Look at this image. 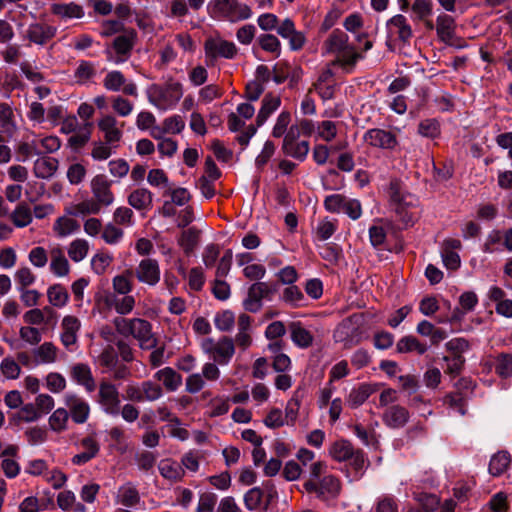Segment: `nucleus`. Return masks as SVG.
I'll use <instances>...</instances> for the list:
<instances>
[{
    "mask_svg": "<svg viewBox=\"0 0 512 512\" xmlns=\"http://www.w3.org/2000/svg\"><path fill=\"white\" fill-rule=\"evenodd\" d=\"M136 39L135 30L131 29L123 35L117 36L112 44V48L115 52L113 55L111 51H107L108 60L120 64L128 60L131 55V51L134 47Z\"/></svg>",
    "mask_w": 512,
    "mask_h": 512,
    "instance_id": "obj_9",
    "label": "nucleus"
},
{
    "mask_svg": "<svg viewBox=\"0 0 512 512\" xmlns=\"http://www.w3.org/2000/svg\"><path fill=\"white\" fill-rule=\"evenodd\" d=\"M124 236V231L117 227L115 223H108L102 231L103 240L110 245L117 244Z\"/></svg>",
    "mask_w": 512,
    "mask_h": 512,
    "instance_id": "obj_60",
    "label": "nucleus"
},
{
    "mask_svg": "<svg viewBox=\"0 0 512 512\" xmlns=\"http://www.w3.org/2000/svg\"><path fill=\"white\" fill-rule=\"evenodd\" d=\"M290 122L291 113L286 110L282 111L276 119V123L272 129V136L275 138L282 137L286 133Z\"/></svg>",
    "mask_w": 512,
    "mask_h": 512,
    "instance_id": "obj_64",
    "label": "nucleus"
},
{
    "mask_svg": "<svg viewBox=\"0 0 512 512\" xmlns=\"http://www.w3.org/2000/svg\"><path fill=\"white\" fill-rule=\"evenodd\" d=\"M362 58V54L358 53L355 47L349 44L347 49H343V51L337 54V58L331 62V65H340L347 72H351L357 61Z\"/></svg>",
    "mask_w": 512,
    "mask_h": 512,
    "instance_id": "obj_33",
    "label": "nucleus"
},
{
    "mask_svg": "<svg viewBox=\"0 0 512 512\" xmlns=\"http://www.w3.org/2000/svg\"><path fill=\"white\" fill-rule=\"evenodd\" d=\"M132 277H134L132 269H126L122 274L116 275L112 279L114 292L120 295H128L133 289Z\"/></svg>",
    "mask_w": 512,
    "mask_h": 512,
    "instance_id": "obj_42",
    "label": "nucleus"
},
{
    "mask_svg": "<svg viewBox=\"0 0 512 512\" xmlns=\"http://www.w3.org/2000/svg\"><path fill=\"white\" fill-rule=\"evenodd\" d=\"M67 405L70 408L71 417L75 423L82 424L86 422L90 411L87 402L77 397L76 395H68Z\"/></svg>",
    "mask_w": 512,
    "mask_h": 512,
    "instance_id": "obj_27",
    "label": "nucleus"
},
{
    "mask_svg": "<svg viewBox=\"0 0 512 512\" xmlns=\"http://www.w3.org/2000/svg\"><path fill=\"white\" fill-rule=\"evenodd\" d=\"M182 95V85L178 82L169 83L165 87L154 84L148 91L149 102L160 110L174 107Z\"/></svg>",
    "mask_w": 512,
    "mask_h": 512,
    "instance_id": "obj_3",
    "label": "nucleus"
},
{
    "mask_svg": "<svg viewBox=\"0 0 512 512\" xmlns=\"http://www.w3.org/2000/svg\"><path fill=\"white\" fill-rule=\"evenodd\" d=\"M51 271L59 277L66 276L69 273L70 266L68 260L60 249H54L51 252Z\"/></svg>",
    "mask_w": 512,
    "mask_h": 512,
    "instance_id": "obj_44",
    "label": "nucleus"
},
{
    "mask_svg": "<svg viewBox=\"0 0 512 512\" xmlns=\"http://www.w3.org/2000/svg\"><path fill=\"white\" fill-rule=\"evenodd\" d=\"M68 412L64 408L55 410L49 418V425L53 431L61 432L66 429L68 421Z\"/></svg>",
    "mask_w": 512,
    "mask_h": 512,
    "instance_id": "obj_57",
    "label": "nucleus"
},
{
    "mask_svg": "<svg viewBox=\"0 0 512 512\" xmlns=\"http://www.w3.org/2000/svg\"><path fill=\"white\" fill-rule=\"evenodd\" d=\"M386 27L390 36H396L403 45L410 44L413 31L404 15L397 14L393 16L387 21Z\"/></svg>",
    "mask_w": 512,
    "mask_h": 512,
    "instance_id": "obj_14",
    "label": "nucleus"
},
{
    "mask_svg": "<svg viewBox=\"0 0 512 512\" xmlns=\"http://www.w3.org/2000/svg\"><path fill=\"white\" fill-rule=\"evenodd\" d=\"M104 302L107 307H113L118 314L127 315L134 309L136 301L132 295H123V297L107 295Z\"/></svg>",
    "mask_w": 512,
    "mask_h": 512,
    "instance_id": "obj_29",
    "label": "nucleus"
},
{
    "mask_svg": "<svg viewBox=\"0 0 512 512\" xmlns=\"http://www.w3.org/2000/svg\"><path fill=\"white\" fill-rule=\"evenodd\" d=\"M389 208L395 213L396 220L403 228L413 226L418 219V198L408 192L402 182L392 179L388 188Z\"/></svg>",
    "mask_w": 512,
    "mask_h": 512,
    "instance_id": "obj_1",
    "label": "nucleus"
},
{
    "mask_svg": "<svg viewBox=\"0 0 512 512\" xmlns=\"http://www.w3.org/2000/svg\"><path fill=\"white\" fill-rule=\"evenodd\" d=\"M154 378L162 382L167 391H176L182 385V376L171 367L158 370Z\"/></svg>",
    "mask_w": 512,
    "mask_h": 512,
    "instance_id": "obj_30",
    "label": "nucleus"
},
{
    "mask_svg": "<svg viewBox=\"0 0 512 512\" xmlns=\"http://www.w3.org/2000/svg\"><path fill=\"white\" fill-rule=\"evenodd\" d=\"M96 75V69L93 63L85 60L79 62L75 70L74 77L78 83H86Z\"/></svg>",
    "mask_w": 512,
    "mask_h": 512,
    "instance_id": "obj_55",
    "label": "nucleus"
},
{
    "mask_svg": "<svg viewBox=\"0 0 512 512\" xmlns=\"http://www.w3.org/2000/svg\"><path fill=\"white\" fill-rule=\"evenodd\" d=\"M504 232L494 229L486 237L485 243L483 244L484 253H495L503 251Z\"/></svg>",
    "mask_w": 512,
    "mask_h": 512,
    "instance_id": "obj_45",
    "label": "nucleus"
},
{
    "mask_svg": "<svg viewBox=\"0 0 512 512\" xmlns=\"http://www.w3.org/2000/svg\"><path fill=\"white\" fill-rule=\"evenodd\" d=\"M59 162L53 157L38 158L34 162L33 171L37 178L49 179L57 171Z\"/></svg>",
    "mask_w": 512,
    "mask_h": 512,
    "instance_id": "obj_31",
    "label": "nucleus"
},
{
    "mask_svg": "<svg viewBox=\"0 0 512 512\" xmlns=\"http://www.w3.org/2000/svg\"><path fill=\"white\" fill-rule=\"evenodd\" d=\"M373 392L374 389L371 385L363 383L350 391L346 402L349 407L353 409L357 408L361 406Z\"/></svg>",
    "mask_w": 512,
    "mask_h": 512,
    "instance_id": "obj_38",
    "label": "nucleus"
},
{
    "mask_svg": "<svg viewBox=\"0 0 512 512\" xmlns=\"http://www.w3.org/2000/svg\"><path fill=\"white\" fill-rule=\"evenodd\" d=\"M117 498L125 507H134L140 502L138 490L130 483L119 488Z\"/></svg>",
    "mask_w": 512,
    "mask_h": 512,
    "instance_id": "obj_43",
    "label": "nucleus"
},
{
    "mask_svg": "<svg viewBox=\"0 0 512 512\" xmlns=\"http://www.w3.org/2000/svg\"><path fill=\"white\" fill-rule=\"evenodd\" d=\"M310 146L308 141L293 143L292 145L282 148L285 155L293 157L299 161H304L309 153Z\"/></svg>",
    "mask_w": 512,
    "mask_h": 512,
    "instance_id": "obj_56",
    "label": "nucleus"
},
{
    "mask_svg": "<svg viewBox=\"0 0 512 512\" xmlns=\"http://www.w3.org/2000/svg\"><path fill=\"white\" fill-rule=\"evenodd\" d=\"M363 140L370 147L382 150L393 151L398 146V139L395 133L380 128L368 129Z\"/></svg>",
    "mask_w": 512,
    "mask_h": 512,
    "instance_id": "obj_11",
    "label": "nucleus"
},
{
    "mask_svg": "<svg viewBox=\"0 0 512 512\" xmlns=\"http://www.w3.org/2000/svg\"><path fill=\"white\" fill-rule=\"evenodd\" d=\"M98 358L100 365L108 369L115 368L118 364V354L112 345H107Z\"/></svg>",
    "mask_w": 512,
    "mask_h": 512,
    "instance_id": "obj_62",
    "label": "nucleus"
},
{
    "mask_svg": "<svg viewBox=\"0 0 512 512\" xmlns=\"http://www.w3.org/2000/svg\"><path fill=\"white\" fill-rule=\"evenodd\" d=\"M117 119L112 115H105L98 121V128L104 133L107 144L113 145L122 138V130L117 127Z\"/></svg>",
    "mask_w": 512,
    "mask_h": 512,
    "instance_id": "obj_20",
    "label": "nucleus"
},
{
    "mask_svg": "<svg viewBox=\"0 0 512 512\" xmlns=\"http://www.w3.org/2000/svg\"><path fill=\"white\" fill-rule=\"evenodd\" d=\"M303 489L309 494H315L321 501L329 502L339 496L341 483L336 476L326 475L319 480H306L303 483Z\"/></svg>",
    "mask_w": 512,
    "mask_h": 512,
    "instance_id": "obj_4",
    "label": "nucleus"
},
{
    "mask_svg": "<svg viewBox=\"0 0 512 512\" xmlns=\"http://www.w3.org/2000/svg\"><path fill=\"white\" fill-rule=\"evenodd\" d=\"M280 299L292 308H301L307 306V299L302 293L301 289L296 285L287 286Z\"/></svg>",
    "mask_w": 512,
    "mask_h": 512,
    "instance_id": "obj_35",
    "label": "nucleus"
},
{
    "mask_svg": "<svg viewBox=\"0 0 512 512\" xmlns=\"http://www.w3.org/2000/svg\"><path fill=\"white\" fill-rule=\"evenodd\" d=\"M158 469L163 478L174 483L181 481L185 475L184 468L175 460L170 458L162 459L159 462Z\"/></svg>",
    "mask_w": 512,
    "mask_h": 512,
    "instance_id": "obj_24",
    "label": "nucleus"
},
{
    "mask_svg": "<svg viewBox=\"0 0 512 512\" xmlns=\"http://www.w3.org/2000/svg\"><path fill=\"white\" fill-rule=\"evenodd\" d=\"M89 244L84 239H76L72 241L68 248V255L74 262L83 260L88 253Z\"/></svg>",
    "mask_w": 512,
    "mask_h": 512,
    "instance_id": "obj_53",
    "label": "nucleus"
},
{
    "mask_svg": "<svg viewBox=\"0 0 512 512\" xmlns=\"http://www.w3.org/2000/svg\"><path fill=\"white\" fill-rule=\"evenodd\" d=\"M324 207L331 213L343 212L352 220H357L362 215V206L359 200L350 199L342 194H332L325 198Z\"/></svg>",
    "mask_w": 512,
    "mask_h": 512,
    "instance_id": "obj_6",
    "label": "nucleus"
},
{
    "mask_svg": "<svg viewBox=\"0 0 512 512\" xmlns=\"http://www.w3.org/2000/svg\"><path fill=\"white\" fill-rule=\"evenodd\" d=\"M348 40L349 37L345 32L340 29L333 30L324 42L326 53L338 54L343 49H347Z\"/></svg>",
    "mask_w": 512,
    "mask_h": 512,
    "instance_id": "obj_32",
    "label": "nucleus"
},
{
    "mask_svg": "<svg viewBox=\"0 0 512 512\" xmlns=\"http://www.w3.org/2000/svg\"><path fill=\"white\" fill-rule=\"evenodd\" d=\"M455 20L447 14H440L436 20V32L439 39L445 44H451L455 34Z\"/></svg>",
    "mask_w": 512,
    "mask_h": 512,
    "instance_id": "obj_25",
    "label": "nucleus"
},
{
    "mask_svg": "<svg viewBox=\"0 0 512 512\" xmlns=\"http://www.w3.org/2000/svg\"><path fill=\"white\" fill-rule=\"evenodd\" d=\"M200 234V230L196 227H190L181 233L178 239V244L187 255L193 252L195 247L198 245Z\"/></svg>",
    "mask_w": 512,
    "mask_h": 512,
    "instance_id": "obj_40",
    "label": "nucleus"
},
{
    "mask_svg": "<svg viewBox=\"0 0 512 512\" xmlns=\"http://www.w3.org/2000/svg\"><path fill=\"white\" fill-rule=\"evenodd\" d=\"M82 452L75 454L71 462L74 465H84L94 459L100 452V444L94 435H88L79 442Z\"/></svg>",
    "mask_w": 512,
    "mask_h": 512,
    "instance_id": "obj_16",
    "label": "nucleus"
},
{
    "mask_svg": "<svg viewBox=\"0 0 512 512\" xmlns=\"http://www.w3.org/2000/svg\"><path fill=\"white\" fill-rule=\"evenodd\" d=\"M41 363H53L57 359V348L52 342H44L34 350Z\"/></svg>",
    "mask_w": 512,
    "mask_h": 512,
    "instance_id": "obj_52",
    "label": "nucleus"
},
{
    "mask_svg": "<svg viewBox=\"0 0 512 512\" xmlns=\"http://www.w3.org/2000/svg\"><path fill=\"white\" fill-rule=\"evenodd\" d=\"M132 274L140 283L155 286L161 278L159 262L154 258H143L137 267L132 269Z\"/></svg>",
    "mask_w": 512,
    "mask_h": 512,
    "instance_id": "obj_10",
    "label": "nucleus"
},
{
    "mask_svg": "<svg viewBox=\"0 0 512 512\" xmlns=\"http://www.w3.org/2000/svg\"><path fill=\"white\" fill-rule=\"evenodd\" d=\"M409 417V411L405 407L392 405L384 411L382 420L386 426L398 429L406 425Z\"/></svg>",
    "mask_w": 512,
    "mask_h": 512,
    "instance_id": "obj_18",
    "label": "nucleus"
},
{
    "mask_svg": "<svg viewBox=\"0 0 512 512\" xmlns=\"http://www.w3.org/2000/svg\"><path fill=\"white\" fill-rule=\"evenodd\" d=\"M293 343L300 348H308L312 345L314 337L300 322H292L289 326Z\"/></svg>",
    "mask_w": 512,
    "mask_h": 512,
    "instance_id": "obj_34",
    "label": "nucleus"
},
{
    "mask_svg": "<svg viewBox=\"0 0 512 512\" xmlns=\"http://www.w3.org/2000/svg\"><path fill=\"white\" fill-rule=\"evenodd\" d=\"M397 352L409 353L417 352L419 355L426 353L428 347L426 344L421 343L415 336L408 335L402 337L396 344Z\"/></svg>",
    "mask_w": 512,
    "mask_h": 512,
    "instance_id": "obj_39",
    "label": "nucleus"
},
{
    "mask_svg": "<svg viewBox=\"0 0 512 512\" xmlns=\"http://www.w3.org/2000/svg\"><path fill=\"white\" fill-rule=\"evenodd\" d=\"M234 353V340L228 336H223L217 341V346L212 359L219 365H227L232 359Z\"/></svg>",
    "mask_w": 512,
    "mask_h": 512,
    "instance_id": "obj_22",
    "label": "nucleus"
},
{
    "mask_svg": "<svg viewBox=\"0 0 512 512\" xmlns=\"http://www.w3.org/2000/svg\"><path fill=\"white\" fill-rule=\"evenodd\" d=\"M495 373L501 378L512 377V354L500 353L495 358Z\"/></svg>",
    "mask_w": 512,
    "mask_h": 512,
    "instance_id": "obj_47",
    "label": "nucleus"
},
{
    "mask_svg": "<svg viewBox=\"0 0 512 512\" xmlns=\"http://www.w3.org/2000/svg\"><path fill=\"white\" fill-rule=\"evenodd\" d=\"M510 463V454L506 451H500L492 456L489 463V473L492 476H500L507 470Z\"/></svg>",
    "mask_w": 512,
    "mask_h": 512,
    "instance_id": "obj_41",
    "label": "nucleus"
},
{
    "mask_svg": "<svg viewBox=\"0 0 512 512\" xmlns=\"http://www.w3.org/2000/svg\"><path fill=\"white\" fill-rule=\"evenodd\" d=\"M113 221L116 225L132 226L134 224V213L128 207H118L113 213Z\"/></svg>",
    "mask_w": 512,
    "mask_h": 512,
    "instance_id": "obj_63",
    "label": "nucleus"
},
{
    "mask_svg": "<svg viewBox=\"0 0 512 512\" xmlns=\"http://www.w3.org/2000/svg\"><path fill=\"white\" fill-rule=\"evenodd\" d=\"M61 327V342L67 349H70L77 342V333L80 330L81 323L77 317L67 315L63 318Z\"/></svg>",
    "mask_w": 512,
    "mask_h": 512,
    "instance_id": "obj_19",
    "label": "nucleus"
},
{
    "mask_svg": "<svg viewBox=\"0 0 512 512\" xmlns=\"http://www.w3.org/2000/svg\"><path fill=\"white\" fill-rule=\"evenodd\" d=\"M205 57L208 65H213L218 57L233 59L237 54L236 45L220 38H209L204 43Z\"/></svg>",
    "mask_w": 512,
    "mask_h": 512,
    "instance_id": "obj_7",
    "label": "nucleus"
},
{
    "mask_svg": "<svg viewBox=\"0 0 512 512\" xmlns=\"http://www.w3.org/2000/svg\"><path fill=\"white\" fill-rule=\"evenodd\" d=\"M277 34L288 41L291 51L302 50L307 42L305 33L297 30L294 21L290 18H285L280 22Z\"/></svg>",
    "mask_w": 512,
    "mask_h": 512,
    "instance_id": "obj_12",
    "label": "nucleus"
},
{
    "mask_svg": "<svg viewBox=\"0 0 512 512\" xmlns=\"http://www.w3.org/2000/svg\"><path fill=\"white\" fill-rule=\"evenodd\" d=\"M10 217L13 224L19 228L28 226L32 221L31 210L25 203L19 204Z\"/></svg>",
    "mask_w": 512,
    "mask_h": 512,
    "instance_id": "obj_49",
    "label": "nucleus"
},
{
    "mask_svg": "<svg viewBox=\"0 0 512 512\" xmlns=\"http://www.w3.org/2000/svg\"><path fill=\"white\" fill-rule=\"evenodd\" d=\"M444 404L456 410L459 414L465 415L466 399L460 391L452 392L444 397Z\"/></svg>",
    "mask_w": 512,
    "mask_h": 512,
    "instance_id": "obj_58",
    "label": "nucleus"
},
{
    "mask_svg": "<svg viewBox=\"0 0 512 512\" xmlns=\"http://www.w3.org/2000/svg\"><path fill=\"white\" fill-rule=\"evenodd\" d=\"M125 82L123 73L115 70L107 73L103 80V86L109 91H119Z\"/></svg>",
    "mask_w": 512,
    "mask_h": 512,
    "instance_id": "obj_59",
    "label": "nucleus"
},
{
    "mask_svg": "<svg viewBox=\"0 0 512 512\" xmlns=\"http://www.w3.org/2000/svg\"><path fill=\"white\" fill-rule=\"evenodd\" d=\"M79 229V223L75 219L68 217H60L54 224V230L60 237L68 236Z\"/></svg>",
    "mask_w": 512,
    "mask_h": 512,
    "instance_id": "obj_51",
    "label": "nucleus"
},
{
    "mask_svg": "<svg viewBox=\"0 0 512 512\" xmlns=\"http://www.w3.org/2000/svg\"><path fill=\"white\" fill-rule=\"evenodd\" d=\"M278 285L267 282H255L249 288L247 297L243 301V307L246 311L257 313L262 308V300H271L277 292Z\"/></svg>",
    "mask_w": 512,
    "mask_h": 512,
    "instance_id": "obj_5",
    "label": "nucleus"
},
{
    "mask_svg": "<svg viewBox=\"0 0 512 512\" xmlns=\"http://www.w3.org/2000/svg\"><path fill=\"white\" fill-rule=\"evenodd\" d=\"M127 201L136 210H149L152 207L153 194L147 188H137L128 195Z\"/></svg>",
    "mask_w": 512,
    "mask_h": 512,
    "instance_id": "obj_28",
    "label": "nucleus"
},
{
    "mask_svg": "<svg viewBox=\"0 0 512 512\" xmlns=\"http://www.w3.org/2000/svg\"><path fill=\"white\" fill-rule=\"evenodd\" d=\"M214 323L218 330L230 331L235 324L234 313L230 310L217 313L214 319Z\"/></svg>",
    "mask_w": 512,
    "mask_h": 512,
    "instance_id": "obj_61",
    "label": "nucleus"
},
{
    "mask_svg": "<svg viewBox=\"0 0 512 512\" xmlns=\"http://www.w3.org/2000/svg\"><path fill=\"white\" fill-rule=\"evenodd\" d=\"M71 377L79 385L84 386L88 392H93L96 389V382L93 377L91 368L84 363H77L71 368Z\"/></svg>",
    "mask_w": 512,
    "mask_h": 512,
    "instance_id": "obj_21",
    "label": "nucleus"
},
{
    "mask_svg": "<svg viewBox=\"0 0 512 512\" xmlns=\"http://www.w3.org/2000/svg\"><path fill=\"white\" fill-rule=\"evenodd\" d=\"M354 447L350 441L341 439L335 441L329 448L330 456L338 462L349 460L353 456Z\"/></svg>",
    "mask_w": 512,
    "mask_h": 512,
    "instance_id": "obj_37",
    "label": "nucleus"
},
{
    "mask_svg": "<svg viewBox=\"0 0 512 512\" xmlns=\"http://www.w3.org/2000/svg\"><path fill=\"white\" fill-rule=\"evenodd\" d=\"M0 128L7 137H12L17 129L13 109L5 102L0 103Z\"/></svg>",
    "mask_w": 512,
    "mask_h": 512,
    "instance_id": "obj_36",
    "label": "nucleus"
},
{
    "mask_svg": "<svg viewBox=\"0 0 512 512\" xmlns=\"http://www.w3.org/2000/svg\"><path fill=\"white\" fill-rule=\"evenodd\" d=\"M280 105V96L267 93L262 99V105L256 117L257 126L261 127L271 116V114H273L280 107Z\"/></svg>",
    "mask_w": 512,
    "mask_h": 512,
    "instance_id": "obj_23",
    "label": "nucleus"
},
{
    "mask_svg": "<svg viewBox=\"0 0 512 512\" xmlns=\"http://www.w3.org/2000/svg\"><path fill=\"white\" fill-rule=\"evenodd\" d=\"M418 133L430 139L439 137L441 133L440 123L435 118H428L420 121L418 124Z\"/></svg>",
    "mask_w": 512,
    "mask_h": 512,
    "instance_id": "obj_50",
    "label": "nucleus"
},
{
    "mask_svg": "<svg viewBox=\"0 0 512 512\" xmlns=\"http://www.w3.org/2000/svg\"><path fill=\"white\" fill-rule=\"evenodd\" d=\"M57 29L54 26L32 23L26 31L27 39L37 45L44 46L56 36Z\"/></svg>",
    "mask_w": 512,
    "mask_h": 512,
    "instance_id": "obj_17",
    "label": "nucleus"
},
{
    "mask_svg": "<svg viewBox=\"0 0 512 512\" xmlns=\"http://www.w3.org/2000/svg\"><path fill=\"white\" fill-rule=\"evenodd\" d=\"M49 303L55 307H63L67 304L69 294L61 284H54L47 290Z\"/></svg>",
    "mask_w": 512,
    "mask_h": 512,
    "instance_id": "obj_48",
    "label": "nucleus"
},
{
    "mask_svg": "<svg viewBox=\"0 0 512 512\" xmlns=\"http://www.w3.org/2000/svg\"><path fill=\"white\" fill-rule=\"evenodd\" d=\"M207 9L212 18L232 23L249 19L252 16L251 8L238 0H211Z\"/></svg>",
    "mask_w": 512,
    "mask_h": 512,
    "instance_id": "obj_2",
    "label": "nucleus"
},
{
    "mask_svg": "<svg viewBox=\"0 0 512 512\" xmlns=\"http://www.w3.org/2000/svg\"><path fill=\"white\" fill-rule=\"evenodd\" d=\"M98 402L103 411L111 416L120 413V393L117 387L108 381H102L99 385Z\"/></svg>",
    "mask_w": 512,
    "mask_h": 512,
    "instance_id": "obj_8",
    "label": "nucleus"
},
{
    "mask_svg": "<svg viewBox=\"0 0 512 512\" xmlns=\"http://www.w3.org/2000/svg\"><path fill=\"white\" fill-rule=\"evenodd\" d=\"M111 184L112 182L103 174L96 175L91 180L93 198L104 207L110 206L114 202Z\"/></svg>",
    "mask_w": 512,
    "mask_h": 512,
    "instance_id": "obj_15",
    "label": "nucleus"
},
{
    "mask_svg": "<svg viewBox=\"0 0 512 512\" xmlns=\"http://www.w3.org/2000/svg\"><path fill=\"white\" fill-rule=\"evenodd\" d=\"M93 124L90 122L85 123L78 131V133L72 135L68 139L69 146L74 149L78 150L82 147H84L87 142L91 138Z\"/></svg>",
    "mask_w": 512,
    "mask_h": 512,
    "instance_id": "obj_46",
    "label": "nucleus"
},
{
    "mask_svg": "<svg viewBox=\"0 0 512 512\" xmlns=\"http://www.w3.org/2000/svg\"><path fill=\"white\" fill-rule=\"evenodd\" d=\"M258 44L264 51L273 53L276 57L280 56L281 43L275 35L269 33L260 35Z\"/></svg>",
    "mask_w": 512,
    "mask_h": 512,
    "instance_id": "obj_54",
    "label": "nucleus"
},
{
    "mask_svg": "<svg viewBox=\"0 0 512 512\" xmlns=\"http://www.w3.org/2000/svg\"><path fill=\"white\" fill-rule=\"evenodd\" d=\"M132 324V333L136 340L139 341L142 349H153L157 346V339L152 333V325L149 321L142 318H134Z\"/></svg>",
    "mask_w": 512,
    "mask_h": 512,
    "instance_id": "obj_13",
    "label": "nucleus"
},
{
    "mask_svg": "<svg viewBox=\"0 0 512 512\" xmlns=\"http://www.w3.org/2000/svg\"><path fill=\"white\" fill-rule=\"evenodd\" d=\"M51 13L63 20L79 19L84 16V9L81 5L74 2L54 3L51 5Z\"/></svg>",
    "mask_w": 512,
    "mask_h": 512,
    "instance_id": "obj_26",
    "label": "nucleus"
}]
</instances>
